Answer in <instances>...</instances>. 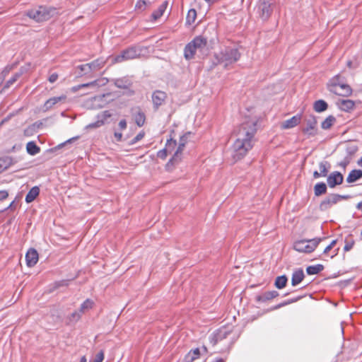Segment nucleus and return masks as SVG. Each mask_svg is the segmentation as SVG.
<instances>
[{"instance_id": "f257e3e1", "label": "nucleus", "mask_w": 362, "mask_h": 362, "mask_svg": "<svg viewBox=\"0 0 362 362\" xmlns=\"http://www.w3.org/2000/svg\"><path fill=\"white\" fill-rule=\"evenodd\" d=\"M257 120L250 118L240 124L236 132L237 139L233 145V158L235 160L242 159L252 149L253 138L257 132Z\"/></svg>"}, {"instance_id": "f03ea898", "label": "nucleus", "mask_w": 362, "mask_h": 362, "mask_svg": "<svg viewBox=\"0 0 362 362\" xmlns=\"http://www.w3.org/2000/svg\"><path fill=\"white\" fill-rule=\"evenodd\" d=\"M57 13L55 8L46 6H39L26 12L27 16L38 23L47 21Z\"/></svg>"}, {"instance_id": "7ed1b4c3", "label": "nucleus", "mask_w": 362, "mask_h": 362, "mask_svg": "<svg viewBox=\"0 0 362 362\" xmlns=\"http://www.w3.org/2000/svg\"><path fill=\"white\" fill-rule=\"evenodd\" d=\"M207 45V39L202 36H197L186 45L184 49V56L186 59L194 58L197 51L202 52Z\"/></svg>"}, {"instance_id": "20e7f679", "label": "nucleus", "mask_w": 362, "mask_h": 362, "mask_svg": "<svg viewBox=\"0 0 362 362\" xmlns=\"http://www.w3.org/2000/svg\"><path fill=\"white\" fill-rule=\"evenodd\" d=\"M240 53L238 48L226 47L216 55L218 62L223 64L225 66L230 65L239 60Z\"/></svg>"}, {"instance_id": "39448f33", "label": "nucleus", "mask_w": 362, "mask_h": 362, "mask_svg": "<svg viewBox=\"0 0 362 362\" xmlns=\"http://www.w3.org/2000/svg\"><path fill=\"white\" fill-rule=\"evenodd\" d=\"M321 240L320 238L297 240L293 244V248L299 252L310 253L315 250Z\"/></svg>"}, {"instance_id": "423d86ee", "label": "nucleus", "mask_w": 362, "mask_h": 362, "mask_svg": "<svg viewBox=\"0 0 362 362\" xmlns=\"http://www.w3.org/2000/svg\"><path fill=\"white\" fill-rule=\"evenodd\" d=\"M141 54L140 50L136 47H129L124 49L121 53L115 56L113 59L114 63H121L124 61L131 60L137 58Z\"/></svg>"}, {"instance_id": "0eeeda50", "label": "nucleus", "mask_w": 362, "mask_h": 362, "mask_svg": "<svg viewBox=\"0 0 362 362\" xmlns=\"http://www.w3.org/2000/svg\"><path fill=\"white\" fill-rule=\"evenodd\" d=\"M231 331L226 327H222L215 331L210 337L209 340L212 346H215L218 342L226 339L230 334Z\"/></svg>"}, {"instance_id": "6e6552de", "label": "nucleus", "mask_w": 362, "mask_h": 362, "mask_svg": "<svg viewBox=\"0 0 362 362\" xmlns=\"http://www.w3.org/2000/svg\"><path fill=\"white\" fill-rule=\"evenodd\" d=\"M306 126L303 129V132L309 136H313L317 134V119L316 117L310 115L305 118Z\"/></svg>"}, {"instance_id": "1a4fd4ad", "label": "nucleus", "mask_w": 362, "mask_h": 362, "mask_svg": "<svg viewBox=\"0 0 362 362\" xmlns=\"http://www.w3.org/2000/svg\"><path fill=\"white\" fill-rule=\"evenodd\" d=\"M270 0H260L258 5L259 17L263 20H267L272 14Z\"/></svg>"}, {"instance_id": "9d476101", "label": "nucleus", "mask_w": 362, "mask_h": 362, "mask_svg": "<svg viewBox=\"0 0 362 362\" xmlns=\"http://www.w3.org/2000/svg\"><path fill=\"white\" fill-rule=\"evenodd\" d=\"M338 202L339 198L336 194H330L320 202L319 209L322 211H325Z\"/></svg>"}, {"instance_id": "9b49d317", "label": "nucleus", "mask_w": 362, "mask_h": 362, "mask_svg": "<svg viewBox=\"0 0 362 362\" xmlns=\"http://www.w3.org/2000/svg\"><path fill=\"white\" fill-rule=\"evenodd\" d=\"M344 180L343 175L339 171L331 173L327 178V185L330 188H334L337 185L342 184Z\"/></svg>"}, {"instance_id": "f8f14e48", "label": "nucleus", "mask_w": 362, "mask_h": 362, "mask_svg": "<svg viewBox=\"0 0 362 362\" xmlns=\"http://www.w3.org/2000/svg\"><path fill=\"white\" fill-rule=\"evenodd\" d=\"M152 102L153 105L154 109L157 110L160 106H161L167 98V94L165 92L156 90L153 92L152 95Z\"/></svg>"}, {"instance_id": "ddd939ff", "label": "nucleus", "mask_w": 362, "mask_h": 362, "mask_svg": "<svg viewBox=\"0 0 362 362\" xmlns=\"http://www.w3.org/2000/svg\"><path fill=\"white\" fill-rule=\"evenodd\" d=\"M38 253L34 248H30L25 254V260L27 266L29 267H34L38 261Z\"/></svg>"}, {"instance_id": "4468645a", "label": "nucleus", "mask_w": 362, "mask_h": 362, "mask_svg": "<svg viewBox=\"0 0 362 362\" xmlns=\"http://www.w3.org/2000/svg\"><path fill=\"white\" fill-rule=\"evenodd\" d=\"M344 81V78L341 77L340 74H337L333 76L327 83V88L332 93H336L338 86L341 83Z\"/></svg>"}, {"instance_id": "2eb2a0df", "label": "nucleus", "mask_w": 362, "mask_h": 362, "mask_svg": "<svg viewBox=\"0 0 362 362\" xmlns=\"http://www.w3.org/2000/svg\"><path fill=\"white\" fill-rule=\"evenodd\" d=\"M302 119V114H297L282 123L283 129H291L297 126Z\"/></svg>"}, {"instance_id": "dca6fc26", "label": "nucleus", "mask_w": 362, "mask_h": 362, "mask_svg": "<svg viewBox=\"0 0 362 362\" xmlns=\"http://www.w3.org/2000/svg\"><path fill=\"white\" fill-rule=\"evenodd\" d=\"M279 296V293L276 291H271L264 292L260 295L256 296L255 299L257 302L265 303Z\"/></svg>"}, {"instance_id": "f3484780", "label": "nucleus", "mask_w": 362, "mask_h": 362, "mask_svg": "<svg viewBox=\"0 0 362 362\" xmlns=\"http://www.w3.org/2000/svg\"><path fill=\"white\" fill-rule=\"evenodd\" d=\"M336 95H339L344 97H347L351 95L352 89L351 88L343 81L338 86L337 89V92L334 93Z\"/></svg>"}, {"instance_id": "a211bd4d", "label": "nucleus", "mask_w": 362, "mask_h": 362, "mask_svg": "<svg viewBox=\"0 0 362 362\" xmlns=\"http://www.w3.org/2000/svg\"><path fill=\"white\" fill-rule=\"evenodd\" d=\"M66 99L65 95H61L58 97H53L48 99L43 105L44 111H47L50 110L54 105L58 103L59 102L64 100Z\"/></svg>"}, {"instance_id": "6ab92c4d", "label": "nucleus", "mask_w": 362, "mask_h": 362, "mask_svg": "<svg viewBox=\"0 0 362 362\" xmlns=\"http://www.w3.org/2000/svg\"><path fill=\"white\" fill-rule=\"evenodd\" d=\"M305 275L302 269H299L293 272L291 278V284L295 286L300 284L304 279Z\"/></svg>"}, {"instance_id": "aec40b11", "label": "nucleus", "mask_w": 362, "mask_h": 362, "mask_svg": "<svg viewBox=\"0 0 362 362\" xmlns=\"http://www.w3.org/2000/svg\"><path fill=\"white\" fill-rule=\"evenodd\" d=\"M105 62L106 61L103 58L97 59L90 63H88V70L91 71H98L104 66Z\"/></svg>"}, {"instance_id": "412c9836", "label": "nucleus", "mask_w": 362, "mask_h": 362, "mask_svg": "<svg viewBox=\"0 0 362 362\" xmlns=\"http://www.w3.org/2000/svg\"><path fill=\"white\" fill-rule=\"evenodd\" d=\"M355 103L351 100H341L339 101V107L342 111L349 112L353 110Z\"/></svg>"}, {"instance_id": "4be33fe9", "label": "nucleus", "mask_w": 362, "mask_h": 362, "mask_svg": "<svg viewBox=\"0 0 362 362\" xmlns=\"http://www.w3.org/2000/svg\"><path fill=\"white\" fill-rule=\"evenodd\" d=\"M362 177L361 170H352L346 177V182L348 183H353Z\"/></svg>"}, {"instance_id": "5701e85b", "label": "nucleus", "mask_w": 362, "mask_h": 362, "mask_svg": "<svg viewBox=\"0 0 362 362\" xmlns=\"http://www.w3.org/2000/svg\"><path fill=\"white\" fill-rule=\"evenodd\" d=\"M40 188L37 186L32 187L25 196V201L27 203H31L39 195Z\"/></svg>"}, {"instance_id": "b1692460", "label": "nucleus", "mask_w": 362, "mask_h": 362, "mask_svg": "<svg viewBox=\"0 0 362 362\" xmlns=\"http://www.w3.org/2000/svg\"><path fill=\"white\" fill-rule=\"evenodd\" d=\"M168 1H163L162 3V4H160L159 6L158 9L153 12V13L151 15L152 18L154 21H156L157 19L160 18L163 16V14L165 12V11L166 10V8L168 7Z\"/></svg>"}, {"instance_id": "393cba45", "label": "nucleus", "mask_w": 362, "mask_h": 362, "mask_svg": "<svg viewBox=\"0 0 362 362\" xmlns=\"http://www.w3.org/2000/svg\"><path fill=\"white\" fill-rule=\"evenodd\" d=\"M327 187L325 182H320L314 186V194L316 197H320L327 192Z\"/></svg>"}, {"instance_id": "a878e982", "label": "nucleus", "mask_w": 362, "mask_h": 362, "mask_svg": "<svg viewBox=\"0 0 362 362\" xmlns=\"http://www.w3.org/2000/svg\"><path fill=\"white\" fill-rule=\"evenodd\" d=\"M115 85L119 88L127 89L132 85V81L127 78H117L115 81Z\"/></svg>"}, {"instance_id": "bb28decb", "label": "nucleus", "mask_w": 362, "mask_h": 362, "mask_svg": "<svg viewBox=\"0 0 362 362\" xmlns=\"http://www.w3.org/2000/svg\"><path fill=\"white\" fill-rule=\"evenodd\" d=\"M26 150L30 156H35L40 151V148L34 141H29L26 145Z\"/></svg>"}, {"instance_id": "cd10ccee", "label": "nucleus", "mask_w": 362, "mask_h": 362, "mask_svg": "<svg viewBox=\"0 0 362 362\" xmlns=\"http://www.w3.org/2000/svg\"><path fill=\"white\" fill-rule=\"evenodd\" d=\"M185 146H180V144H179L176 151L175 152L173 158L168 161V165H169L170 163L175 164L178 163L179 160H180V156Z\"/></svg>"}, {"instance_id": "c85d7f7f", "label": "nucleus", "mask_w": 362, "mask_h": 362, "mask_svg": "<svg viewBox=\"0 0 362 362\" xmlns=\"http://www.w3.org/2000/svg\"><path fill=\"white\" fill-rule=\"evenodd\" d=\"M328 105L323 100H318L314 103L313 108L317 112H322L327 109Z\"/></svg>"}, {"instance_id": "c756f323", "label": "nucleus", "mask_w": 362, "mask_h": 362, "mask_svg": "<svg viewBox=\"0 0 362 362\" xmlns=\"http://www.w3.org/2000/svg\"><path fill=\"white\" fill-rule=\"evenodd\" d=\"M324 269V266L320 264H317L315 265L308 266L306 268V272L309 275H314L320 273Z\"/></svg>"}, {"instance_id": "7c9ffc66", "label": "nucleus", "mask_w": 362, "mask_h": 362, "mask_svg": "<svg viewBox=\"0 0 362 362\" xmlns=\"http://www.w3.org/2000/svg\"><path fill=\"white\" fill-rule=\"evenodd\" d=\"M12 164V159L11 157L6 156L0 158V173L6 170Z\"/></svg>"}, {"instance_id": "2f4dec72", "label": "nucleus", "mask_w": 362, "mask_h": 362, "mask_svg": "<svg viewBox=\"0 0 362 362\" xmlns=\"http://www.w3.org/2000/svg\"><path fill=\"white\" fill-rule=\"evenodd\" d=\"M336 122V118L333 115H329L321 124L323 129H329Z\"/></svg>"}, {"instance_id": "473e14b6", "label": "nucleus", "mask_w": 362, "mask_h": 362, "mask_svg": "<svg viewBox=\"0 0 362 362\" xmlns=\"http://www.w3.org/2000/svg\"><path fill=\"white\" fill-rule=\"evenodd\" d=\"M330 168L329 162L324 160L319 163L320 173L322 177H327Z\"/></svg>"}, {"instance_id": "72a5a7b5", "label": "nucleus", "mask_w": 362, "mask_h": 362, "mask_svg": "<svg viewBox=\"0 0 362 362\" xmlns=\"http://www.w3.org/2000/svg\"><path fill=\"white\" fill-rule=\"evenodd\" d=\"M287 281L288 279L286 275L279 276L276 277L274 285L277 288L281 289L286 286Z\"/></svg>"}, {"instance_id": "f704fd0d", "label": "nucleus", "mask_w": 362, "mask_h": 362, "mask_svg": "<svg viewBox=\"0 0 362 362\" xmlns=\"http://www.w3.org/2000/svg\"><path fill=\"white\" fill-rule=\"evenodd\" d=\"M93 305H94V302L92 300L87 298L81 305L80 308H79L80 313H84L85 312L90 310L93 308Z\"/></svg>"}, {"instance_id": "c9c22d12", "label": "nucleus", "mask_w": 362, "mask_h": 362, "mask_svg": "<svg viewBox=\"0 0 362 362\" xmlns=\"http://www.w3.org/2000/svg\"><path fill=\"white\" fill-rule=\"evenodd\" d=\"M134 119H135L136 124L139 127H142L144 124L145 120H146V117H145L144 113L142 112H137L134 116Z\"/></svg>"}, {"instance_id": "e433bc0d", "label": "nucleus", "mask_w": 362, "mask_h": 362, "mask_svg": "<svg viewBox=\"0 0 362 362\" xmlns=\"http://www.w3.org/2000/svg\"><path fill=\"white\" fill-rule=\"evenodd\" d=\"M197 18V11L194 8H191L188 11L187 17H186V21L188 24L193 23Z\"/></svg>"}, {"instance_id": "4c0bfd02", "label": "nucleus", "mask_w": 362, "mask_h": 362, "mask_svg": "<svg viewBox=\"0 0 362 362\" xmlns=\"http://www.w3.org/2000/svg\"><path fill=\"white\" fill-rule=\"evenodd\" d=\"M81 313H80V310L74 311L73 312L69 317L68 320L69 322H78L81 317Z\"/></svg>"}, {"instance_id": "58836bf2", "label": "nucleus", "mask_w": 362, "mask_h": 362, "mask_svg": "<svg viewBox=\"0 0 362 362\" xmlns=\"http://www.w3.org/2000/svg\"><path fill=\"white\" fill-rule=\"evenodd\" d=\"M21 76V73H16L13 76H12V77L9 80H8L6 81V84L4 85V88H9L11 85H13L17 81V79Z\"/></svg>"}, {"instance_id": "ea45409f", "label": "nucleus", "mask_w": 362, "mask_h": 362, "mask_svg": "<svg viewBox=\"0 0 362 362\" xmlns=\"http://www.w3.org/2000/svg\"><path fill=\"white\" fill-rule=\"evenodd\" d=\"M111 117V114L109 111L105 110L101 114L98 115L97 118L98 120L103 121V125L105 124V121Z\"/></svg>"}, {"instance_id": "a19ab883", "label": "nucleus", "mask_w": 362, "mask_h": 362, "mask_svg": "<svg viewBox=\"0 0 362 362\" xmlns=\"http://www.w3.org/2000/svg\"><path fill=\"white\" fill-rule=\"evenodd\" d=\"M300 298L298 297V298H296L295 299H292V300H287V301H284L283 303H281L275 306H274L273 308H272L270 310H277L283 306H285L286 305H288L291 303H294V302H296L298 299H300Z\"/></svg>"}, {"instance_id": "79ce46f5", "label": "nucleus", "mask_w": 362, "mask_h": 362, "mask_svg": "<svg viewBox=\"0 0 362 362\" xmlns=\"http://www.w3.org/2000/svg\"><path fill=\"white\" fill-rule=\"evenodd\" d=\"M103 126V121L102 120H98L95 122L90 123L86 127V129H95L98 128Z\"/></svg>"}, {"instance_id": "37998d69", "label": "nucleus", "mask_w": 362, "mask_h": 362, "mask_svg": "<svg viewBox=\"0 0 362 362\" xmlns=\"http://www.w3.org/2000/svg\"><path fill=\"white\" fill-rule=\"evenodd\" d=\"M104 359L103 351H99L91 362H102Z\"/></svg>"}, {"instance_id": "c03bdc74", "label": "nucleus", "mask_w": 362, "mask_h": 362, "mask_svg": "<svg viewBox=\"0 0 362 362\" xmlns=\"http://www.w3.org/2000/svg\"><path fill=\"white\" fill-rule=\"evenodd\" d=\"M79 137H80L79 136H74V137H72V138H71V139H69L66 140V141H64V143H62V144H59V145L57 146V148H62V146H65V145H67V144H71V143H72L73 141H76L77 139H79Z\"/></svg>"}, {"instance_id": "a18cd8bd", "label": "nucleus", "mask_w": 362, "mask_h": 362, "mask_svg": "<svg viewBox=\"0 0 362 362\" xmlns=\"http://www.w3.org/2000/svg\"><path fill=\"white\" fill-rule=\"evenodd\" d=\"M168 155V149L166 148H163L158 151L157 156L161 159H165Z\"/></svg>"}, {"instance_id": "49530a36", "label": "nucleus", "mask_w": 362, "mask_h": 362, "mask_svg": "<svg viewBox=\"0 0 362 362\" xmlns=\"http://www.w3.org/2000/svg\"><path fill=\"white\" fill-rule=\"evenodd\" d=\"M135 8L136 10L144 11L146 8L145 5V1H144V0L138 1L137 3L136 4Z\"/></svg>"}, {"instance_id": "de8ad7c7", "label": "nucleus", "mask_w": 362, "mask_h": 362, "mask_svg": "<svg viewBox=\"0 0 362 362\" xmlns=\"http://www.w3.org/2000/svg\"><path fill=\"white\" fill-rule=\"evenodd\" d=\"M144 136V132H139L131 141V144H134L139 141L141 140Z\"/></svg>"}, {"instance_id": "09e8293b", "label": "nucleus", "mask_w": 362, "mask_h": 362, "mask_svg": "<svg viewBox=\"0 0 362 362\" xmlns=\"http://www.w3.org/2000/svg\"><path fill=\"white\" fill-rule=\"evenodd\" d=\"M190 132H187L180 138L179 144H180V146H185L187 142L188 136Z\"/></svg>"}, {"instance_id": "8fccbe9b", "label": "nucleus", "mask_w": 362, "mask_h": 362, "mask_svg": "<svg viewBox=\"0 0 362 362\" xmlns=\"http://www.w3.org/2000/svg\"><path fill=\"white\" fill-rule=\"evenodd\" d=\"M188 354H192V356L197 359L200 356V349L199 348H196L194 349L191 350Z\"/></svg>"}, {"instance_id": "3c124183", "label": "nucleus", "mask_w": 362, "mask_h": 362, "mask_svg": "<svg viewBox=\"0 0 362 362\" xmlns=\"http://www.w3.org/2000/svg\"><path fill=\"white\" fill-rule=\"evenodd\" d=\"M177 145L176 140H174L173 139H168L166 143V147L167 148L170 149V148H174Z\"/></svg>"}, {"instance_id": "603ef678", "label": "nucleus", "mask_w": 362, "mask_h": 362, "mask_svg": "<svg viewBox=\"0 0 362 362\" xmlns=\"http://www.w3.org/2000/svg\"><path fill=\"white\" fill-rule=\"evenodd\" d=\"M78 68L81 70V74H88L90 71L88 70V64L79 65Z\"/></svg>"}, {"instance_id": "864d4df0", "label": "nucleus", "mask_w": 362, "mask_h": 362, "mask_svg": "<svg viewBox=\"0 0 362 362\" xmlns=\"http://www.w3.org/2000/svg\"><path fill=\"white\" fill-rule=\"evenodd\" d=\"M337 241V240H333L330 243V244H329V245H327V246L325 248V250H324V251H323V253H324V254H327V252H329V250H331V249H332V247L336 245Z\"/></svg>"}, {"instance_id": "5fc2aeb1", "label": "nucleus", "mask_w": 362, "mask_h": 362, "mask_svg": "<svg viewBox=\"0 0 362 362\" xmlns=\"http://www.w3.org/2000/svg\"><path fill=\"white\" fill-rule=\"evenodd\" d=\"M194 360L192 356V354H187L182 362H193Z\"/></svg>"}, {"instance_id": "6e6d98bb", "label": "nucleus", "mask_w": 362, "mask_h": 362, "mask_svg": "<svg viewBox=\"0 0 362 362\" xmlns=\"http://www.w3.org/2000/svg\"><path fill=\"white\" fill-rule=\"evenodd\" d=\"M57 78L58 74L56 73H53L49 76L48 80L50 83H54L57 80Z\"/></svg>"}, {"instance_id": "4d7b16f0", "label": "nucleus", "mask_w": 362, "mask_h": 362, "mask_svg": "<svg viewBox=\"0 0 362 362\" xmlns=\"http://www.w3.org/2000/svg\"><path fill=\"white\" fill-rule=\"evenodd\" d=\"M119 127L121 130H124L127 128V122L125 119H121L119 122Z\"/></svg>"}, {"instance_id": "13d9d810", "label": "nucleus", "mask_w": 362, "mask_h": 362, "mask_svg": "<svg viewBox=\"0 0 362 362\" xmlns=\"http://www.w3.org/2000/svg\"><path fill=\"white\" fill-rule=\"evenodd\" d=\"M353 245H354V243L353 242H351V243H346L345 244L344 247V250L345 252L349 251L352 248Z\"/></svg>"}, {"instance_id": "bf43d9fd", "label": "nucleus", "mask_w": 362, "mask_h": 362, "mask_svg": "<svg viewBox=\"0 0 362 362\" xmlns=\"http://www.w3.org/2000/svg\"><path fill=\"white\" fill-rule=\"evenodd\" d=\"M8 196V194L6 190L0 191V201L5 199Z\"/></svg>"}, {"instance_id": "052dcab7", "label": "nucleus", "mask_w": 362, "mask_h": 362, "mask_svg": "<svg viewBox=\"0 0 362 362\" xmlns=\"http://www.w3.org/2000/svg\"><path fill=\"white\" fill-rule=\"evenodd\" d=\"M114 136H115L117 141H122V134L121 132H115Z\"/></svg>"}, {"instance_id": "680f3d73", "label": "nucleus", "mask_w": 362, "mask_h": 362, "mask_svg": "<svg viewBox=\"0 0 362 362\" xmlns=\"http://www.w3.org/2000/svg\"><path fill=\"white\" fill-rule=\"evenodd\" d=\"M336 195L339 198V202H340L342 199H349V198H351V196L348 195V194L347 195H340V194H336Z\"/></svg>"}, {"instance_id": "e2e57ef3", "label": "nucleus", "mask_w": 362, "mask_h": 362, "mask_svg": "<svg viewBox=\"0 0 362 362\" xmlns=\"http://www.w3.org/2000/svg\"><path fill=\"white\" fill-rule=\"evenodd\" d=\"M321 177H322V175H320V172H318L317 170L313 172V177L315 179H317V178Z\"/></svg>"}, {"instance_id": "0e129e2a", "label": "nucleus", "mask_w": 362, "mask_h": 362, "mask_svg": "<svg viewBox=\"0 0 362 362\" xmlns=\"http://www.w3.org/2000/svg\"><path fill=\"white\" fill-rule=\"evenodd\" d=\"M95 84H96V81H94L90 82V83L82 84L81 87H88V86H93Z\"/></svg>"}, {"instance_id": "69168bd1", "label": "nucleus", "mask_w": 362, "mask_h": 362, "mask_svg": "<svg viewBox=\"0 0 362 362\" xmlns=\"http://www.w3.org/2000/svg\"><path fill=\"white\" fill-rule=\"evenodd\" d=\"M349 163V161L348 160H344V161H341L339 165L340 166L343 167V168H346V166L348 165Z\"/></svg>"}, {"instance_id": "338daca9", "label": "nucleus", "mask_w": 362, "mask_h": 362, "mask_svg": "<svg viewBox=\"0 0 362 362\" xmlns=\"http://www.w3.org/2000/svg\"><path fill=\"white\" fill-rule=\"evenodd\" d=\"M144 1H145V5L146 6H149L152 3H153V0H144Z\"/></svg>"}, {"instance_id": "774afa93", "label": "nucleus", "mask_w": 362, "mask_h": 362, "mask_svg": "<svg viewBox=\"0 0 362 362\" xmlns=\"http://www.w3.org/2000/svg\"><path fill=\"white\" fill-rule=\"evenodd\" d=\"M358 165L362 167V157L358 160Z\"/></svg>"}]
</instances>
